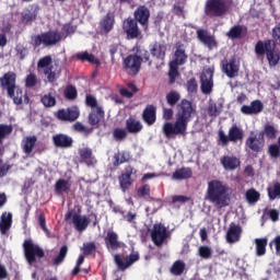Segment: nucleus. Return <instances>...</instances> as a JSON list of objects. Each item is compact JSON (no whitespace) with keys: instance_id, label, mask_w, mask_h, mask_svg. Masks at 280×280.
<instances>
[{"instance_id":"17","label":"nucleus","mask_w":280,"mask_h":280,"mask_svg":"<svg viewBox=\"0 0 280 280\" xmlns=\"http://www.w3.org/2000/svg\"><path fill=\"white\" fill-rule=\"evenodd\" d=\"M57 119L59 121H69L73 124L80 117V109L75 106L59 109L56 114Z\"/></svg>"},{"instance_id":"61","label":"nucleus","mask_w":280,"mask_h":280,"mask_svg":"<svg viewBox=\"0 0 280 280\" xmlns=\"http://www.w3.org/2000/svg\"><path fill=\"white\" fill-rule=\"evenodd\" d=\"M271 38L270 42L273 43V45H280V22L271 30Z\"/></svg>"},{"instance_id":"30","label":"nucleus","mask_w":280,"mask_h":280,"mask_svg":"<svg viewBox=\"0 0 280 280\" xmlns=\"http://www.w3.org/2000/svg\"><path fill=\"white\" fill-rule=\"evenodd\" d=\"M32 10H26L21 13V21L24 23V25H30V23H33V21H36V18L38 16V12L40 11V7L38 4H33Z\"/></svg>"},{"instance_id":"56","label":"nucleus","mask_w":280,"mask_h":280,"mask_svg":"<svg viewBox=\"0 0 280 280\" xmlns=\"http://www.w3.org/2000/svg\"><path fill=\"white\" fill-rule=\"evenodd\" d=\"M54 62V59L51 58V56H45L42 57L38 61H37V69H49V67H51V63Z\"/></svg>"},{"instance_id":"49","label":"nucleus","mask_w":280,"mask_h":280,"mask_svg":"<svg viewBox=\"0 0 280 280\" xmlns=\"http://www.w3.org/2000/svg\"><path fill=\"white\" fill-rule=\"evenodd\" d=\"M69 253V247L67 245H62L59 254L52 259L54 266H60L62 261L67 258V254Z\"/></svg>"},{"instance_id":"62","label":"nucleus","mask_w":280,"mask_h":280,"mask_svg":"<svg viewBox=\"0 0 280 280\" xmlns=\"http://www.w3.org/2000/svg\"><path fill=\"white\" fill-rule=\"evenodd\" d=\"M269 200H276L280 196V183L277 182L273 184V188H268Z\"/></svg>"},{"instance_id":"50","label":"nucleus","mask_w":280,"mask_h":280,"mask_svg":"<svg viewBox=\"0 0 280 280\" xmlns=\"http://www.w3.org/2000/svg\"><path fill=\"white\" fill-rule=\"evenodd\" d=\"M277 128L272 125H265L264 130L260 131L262 133V137H266L267 139L275 140L277 139Z\"/></svg>"},{"instance_id":"37","label":"nucleus","mask_w":280,"mask_h":280,"mask_svg":"<svg viewBox=\"0 0 280 280\" xmlns=\"http://www.w3.org/2000/svg\"><path fill=\"white\" fill-rule=\"evenodd\" d=\"M130 159H132V156L128 151H118L114 154L113 165L114 167H119V165H124V163L130 162Z\"/></svg>"},{"instance_id":"53","label":"nucleus","mask_w":280,"mask_h":280,"mask_svg":"<svg viewBox=\"0 0 280 280\" xmlns=\"http://www.w3.org/2000/svg\"><path fill=\"white\" fill-rule=\"evenodd\" d=\"M81 250H82L83 255H85V257H89L96 253L97 245H95V242L84 243Z\"/></svg>"},{"instance_id":"38","label":"nucleus","mask_w":280,"mask_h":280,"mask_svg":"<svg viewBox=\"0 0 280 280\" xmlns=\"http://www.w3.org/2000/svg\"><path fill=\"white\" fill-rule=\"evenodd\" d=\"M71 191V184L65 179V178H59L55 183V194H58L59 196L62 194H69Z\"/></svg>"},{"instance_id":"48","label":"nucleus","mask_w":280,"mask_h":280,"mask_svg":"<svg viewBox=\"0 0 280 280\" xmlns=\"http://www.w3.org/2000/svg\"><path fill=\"white\" fill-rule=\"evenodd\" d=\"M245 198L249 205H255L259 202L261 194H259L255 188H250L245 192Z\"/></svg>"},{"instance_id":"27","label":"nucleus","mask_w":280,"mask_h":280,"mask_svg":"<svg viewBox=\"0 0 280 280\" xmlns=\"http://www.w3.org/2000/svg\"><path fill=\"white\" fill-rule=\"evenodd\" d=\"M142 121L147 126H154L156 124V106L147 105L142 112Z\"/></svg>"},{"instance_id":"7","label":"nucleus","mask_w":280,"mask_h":280,"mask_svg":"<svg viewBox=\"0 0 280 280\" xmlns=\"http://www.w3.org/2000/svg\"><path fill=\"white\" fill-rule=\"evenodd\" d=\"M219 141L222 143V145L244 141V130L237 125H232L229 129L228 136L223 130L219 131Z\"/></svg>"},{"instance_id":"39","label":"nucleus","mask_w":280,"mask_h":280,"mask_svg":"<svg viewBox=\"0 0 280 280\" xmlns=\"http://www.w3.org/2000/svg\"><path fill=\"white\" fill-rule=\"evenodd\" d=\"M191 176H194V172L190 167H182L173 173L174 180H186L187 178H191Z\"/></svg>"},{"instance_id":"28","label":"nucleus","mask_w":280,"mask_h":280,"mask_svg":"<svg viewBox=\"0 0 280 280\" xmlns=\"http://www.w3.org/2000/svg\"><path fill=\"white\" fill-rule=\"evenodd\" d=\"M264 110V103L261 101L256 100L250 103V105H243L241 107V113L243 115H259Z\"/></svg>"},{"instance_id":"1","label":"nucleus","mask_w":280,"mask_h":280,"mask_svg":"<svg viewBox=\"0 0 280 280\" xmlns=\"http://www.w3.org/2000/svg\"><path fill=\"white\" fill-rule=\"evenodd\" d=\"M195 113L196 107H194L191 101H188L187 98L182 100L176 106L175 121H167L162 127L165 137L167 139L178 136L185 137V135H187L189 121H191Z\"/></svg>"},{"instance_id":"2","label":"nucleus","mask_w":280,"mask_h":280,"mask_svg":"<svg viewBox=\"0 0 280 280\" xmlns=\"http://www.w3.org/2000/svg\"><path fill=\"white\" fill-rule=\"evenodd\" d=\"M205 200H208L217 211L225 209L231 205V195H229V186L219 179L208 182Z\"/></svg>"},{"instance_id":"29","label":"nucleus","mask_w":280,"mask_h":280,"mask_svg":"<svg viewBox=\"0 0 280 280\" xmlns=\"http://www.w3.org/2000/svg\"><path fill=\"white\" fill-rule=\"evenodd\" d=\"M246 34H248V27L245 25H234L226 33V36L231 40H237L240 38H244Z\"/></svg>"},{"instance_id":"60","label":"nucleus","mask_w":280,"mask_h":280,"mask_svg":"<svg viewBox=\"0 0 280 280\" xmlns=\"http://www.w3.org/2000/svg\"><path fill=\"white\" fill-rule=\"evenodd\" d=\"M113 137L115 141H124V139L128 137V131L124 128H115L113 131Z\"/></svg>"},{"instance_id":"14","label":"nucleus","mask_w":280,"mask_h":280,"mask_svg":"<svg viewBox=\"0 0 280 280\" xmlns=\"http://www.w3.org/2000/svg\"><path fill=\"white\" fill-rule=\"evenodd\" d=\"M188 58L189 56L185 49V44H183V42H176L173 60L170 62V65L183 67V65H186Z\"/></svg>"},{"instance_id":"52","label":"nucleus","mask_w":280,"mask_h":280,"mask_svg":"<svg viewBox=\"0 0 280 280\" xmlns=\"http://www.w3.org/2000/svg\"><path fill=\"white\" fill-rule=\"evenodd\" d=\"M177 78H180V72H178V66L170 63L168 84H175Z\"/></svg>"},{"instance_id":"23","label":"nucleus","mask_w":280,"mask_h":280,"mask_svg":"<svg viewBox=\"0 0 280 280\" xmlns=\"http://www.w3.org/2000/svg\"><path fill=\"white\" fill-rule=\"evenodd\" d=\"M133 21L140 23L142 27H148V23L150 22V9L145 5H140L133 12Z\"/></svg>"},{"instance_id":"9","label":"nucleus","mask_w":280,"mask_h":280,"mask_svg":"<svg viewBox=\"0 0 280 280\" xmlns=\"http://www.w3.org/2000/svg\"><path fill=\"white\" fill-rule=\"evenodd\" d=\"M245 148L254 154H261L264 148H266V138H264V133L255 135V132H250L249 137L245 140Z\"/></svg>"},{"instance_id":"15","label":"nucleus","mask_w":280,"mask_h":280,"mask_svg":"<svg viewBox=\"0 0 280 280\" xmlns=\"http://www.w3.org/2000/svg\"><path fill=\"white\" fill-rule=\"evenodd\" d=\"M105 248H107L108 253H115V250H119V248H124V242L119 241V234L117 232L109 230L104 237Z\"/></svg>"},{"instance_id":"10","label":"nucleus","mask_w":280,"mask_h":280,"mask_svg":"<svg viewBox=\"0 0 280 280\" xmlns=\"http://www.w3.org/2000/svg\"><path fill=\"white\" fill-rule=\"evenodd\" d=\"M122 32H125L128 40L141 38V30L139 28V22H137L132 18H127L124 20Z\"/></svg>"},{"instance_id":"24","label":"nucleus","mask_w":280,"mask_h":280,"mask_svg":"<svg viewBox=\"0 0 280 280\" xmlns=\"http://www.w3.org/2000/svg\"><path fill=\"white\" fill-rule=\"evenodd\" d=\"M242 238V226L240 224L231 223L225 234L228 244H237Z\"/></svg>"},{"instance_id":"34","label":"nucleus","mask_w":280,"mask_h":280,"mask_svg":"<svg viewBox=\"0 0 280 280\" xmlns=\"http://www.w3.org/2000/svg\"><path fill=\"white\" fill-rule=\"evenodd\" d=\"M126 130L130 135H139V132L143 130V125L141 124L140 120L129 117L126 120Z\"/></svg>"},{"instance_id":"31","label":"nucleus","mask_w":280,"mask_h":280,"mask_svg":"<svg viewBox=\"0 0 280 280\" xmlns=\"http://www.w3.org/2000/svg\"><path fill=\"white\" fill-rule=\"evenodd\" d=\"M222 69L228 78H235L240 73V65L235 59H230L222 63Z\"/></svg>"},{"instance_id":"46","label":"nucleus","mask_w":280,"mask_h":280,"mask_svg":"<svg viewBox=\"0 0 280 280\" xmlns=\"http://www.w3.org/2000/svg\"><path fill=\"white\" fill-rule=\"evenodd\" d=\"M179 102L180 93H178V91L172 90L166 94V104H168V106H171L172 108H174V106H176V104H178Z\"/></svg>"},{"instance_id":"41","label":"nucleus","mask_w":280,"mask_h":280,"mask_svg":"<svg viewBox=\"0 0 280 280\" xmlns=\"http://www.w3.org/2000/svg\"><path fill=\"white\" fill-rule=\"evenodd\" d=\"M224 108V104L222 102H212L210 101L208 105V115L209 117H218L221 113L222 109Z\"/></svg>"},{"instance_id":"5","label":"nucleus","mask_w":280,"mask_h":280,"mask_svg":"<svg viewBox=\"0 0 280 280\" xmlns=\"http://www.w3.org/2000/svg\"><path fill=\"white\" fill-rule=\"evenodd\" d=\"M60 40H62V35L58 33V31H48L39 35L32 36L31 45L33 47H40V45H44L45 47H54V45H58Z\"/></svg>"},{"instance_id":"45","label":"nucleus","mask_w":280,"mask_h":280,"mask_svg":"<svg viewBox=\"0 0 280 280\" xmlns=\"http://www.w3.org/2000/svg\"><path fill=\"white\" fill-rule=\"evenodd\" d=\"M137 194L139 198H143L147 202H152L154 200V197L150 196L151 188L149 184H144L138 188Z\"/></svg>"},{"instance_id":"33","label":"nucleus","mask_w":280,"mask_h":280,"mask_svg":"<svg viewBox=\"0 0 280 280\" xmlns=\"http://www.w3.org/2000/svg\"><path fill=\"white\" fill-rule=\"evenodd\" d=\"M36 141H38L36 136H26L23 138L21 148L24 154H32V152H34V148H36Z\"/></svg>"},{"instance_id":"12","label":"nucleus","mask_w":280,"mask_h":280,"mask_svg":"<svg viewBox=\"0 0 280 280\" xmlns=\"http://www.w3.org/2000/svg\"><path fill=\"white\" fill-rule=\"evenodd\" d=\"M122 67L128 75H138L141 71V61H139V57L135 54L129 55L124 59Z\"/></svg>"},{"instance_id":"21","label":"nucleus","mask_w":280,"mask_h":280,"mask_svg":"<svg viewBox=\"0 0 280 280\" xmlns=\"http://www.w3.org/2000/svg\"><path fill=\"white\" fill-rule=\"evenodd\" d=\"M0 86L7 90V93L12 94V90L16 85V73L9 71L0 78Z\"/></svg>"},{"instance_id":"57","label":"nucleus","mask_w":280,"mask_h":280,"mask_svg":"<svg viewBox=\"0 0 280 280\" xmlns=\"http://www.w3.org/2000/svg\"><path fill=\"white\" fill-rule=\"evenodd\" d=\"M36 84H38V77L36 75V73L31 72L25 78V88L34 89V86H36Z\"/></svg>"},{"instance_id":"25","label":"nucleus","mask_w":280,"mask_h":280,"mask_svg":"<svg viewBox=\"0 0 280 280\" xmlns=\"http://www.w3.org/2000/svg\"><path fill=\"white\" fill-rule=\"evenodd\" d=\"M52 143L55 148H61L63 150H67L69 148H73V138L65 133H57L52 136Z\"/></svg>"},{"instance_id":"64","label":"nucleus","mask_w":280,"mask_h":280,"mask_svg":"<svg viewBox=\"0 0 280 280\" xmlns=\"http://www.w3.org/2000/svg\"><path fill=\"white\" fill-rule=\"evenodd\" d=\"M268 154H269L270 159H279V156H280L279 144H270L268 147Z\"/></svg>"},{"instance_id":"63","label":"nucleus","mask_w":280,"mask_h":280,"mask_svg":"<svg viewBox=\"0 0 280 280\" xmlns=\"http://www.w3.org/2000/svg\"><path fill=\"white\" fill-rule=\"evenodd\" d=\"M44 75H47V80L50 84H54V82L58 80V77H56V71H54V66H50L49 68L45 69Z\"/></svg>"},{"instance_id":"22","label":"nucleus","mask_w":280,"mask_h":280,"mask_svg":"<svg viewBox=\"0 0 280 280\" xmlns=\"http://www.w3.org/2000/svg\"><path fill=\"white\" fill-rule=\"evenodd\" d=\"M220 163L225 172H235L242 165V162L235 155H223L220 159Z\"/></svg>"},{"instance_id":"59","label":"nucleus","mask_w":280,"mask_h":280,"mask_svg":"<svg viewBox=\"0 0 280 280\" xmlns=\"http://www.w3.org/2000/svg\"><path fill=\"white\" fill-rule=\"evenodd\" d=\"M72 128L75 132L84 133L85 137H89V135L93 132V128H89L84 126L82 122H75Z\"/></svg>"},{"instance_id":"3","label":"nucleus","mask_w":280,"mask_h":280,"mask_svg":"<svg viewBox=\"0 0 280 280\" xmlns=\"http://www.w3.org/2000/svg\"><path fill=\"white\" fill-rule=\"evenodd\" d=\"M255 54L257 56H267V60L271 67L279 65L280 51L270 39L258 40L255 45Z\"/></svg>"},{"instance_id":"40","label":"nucleus","mask_w":280,"mask_h":280,"mask_svg":"<svg viewBox=\"0 0 280 280\" xmlns=\"http://www.w3.org/2000/svg\"><path fill=\"white\" fill-rule=\"evenodd\" d=\"M80 163L85 165H93V150L90 148H83L79 150Z\"/></svg>"},{"instance_id":"42","label":"nucleus","mask_w":280,"mask_h":280,"mask_svg":"<svg viewBox=\"0 0 280 280\" xmlns=\"http://www.w3.org/2000/svg\"><path fill=\"white\" fill-rule=\"evenodd\" d=\"M12 226V213L3 212L0 221V231L2 234L8 233Z\"/></svg>"},{"instance_id":"36","label":"nucleus","mask_w":280,"mask_h":280,"mask_svg":"<svg viewBox=\"0 0 280 280\" xmlns=\"http://www.w3.org/2000/svg\"><path fill=\"white\" fill-rule=\"evenodd\" d=\"M74 58L77 60H80V62H90L91 65H96V67H100V65H102L100 59L95 58V55L89 54V51L77 52L74 55Z\"/></svg>"},{"instance_id":"47","label":"nucleus","mask_w":280,"mask_h":280,"mask_svg":"<svg viewBox=\"0 0 280 280\" xmlns=\"http://www.w3.org/2000/svg\"><path fill=\"white\" fill-rule=\"evenodd\" d=\"M255 244L257 257H264L266 255V246H268V238H256Z\"/></svg>"},{"instance_id":"43","label":"nucleus","mask_w":280,"mask_h":280,"mask_svg":"<svg viewBox=\"0 0 280 280\" xmlns=\"http://www.w3.org/2000/svg\"><path fill=\"white\" fill-rule=\"evenodd\" d=\"M138 57V60L141 62H148L149 67H152V60H150V51L148 49L138 47L136 49V54H133Z\"/></svg>"},{"instance_id":"58","label":"nucleus","mask_w":280,"mask_h":280,"mask_svg":"<svg viewBox=\"0 0 280 280\" xmlns=\"http://www.w3.org/2000/svg\"><path fill=\"white\" fill-rule=\"evenodd\" d=\"M63 95H65L66 100H71V101L77 100L78 98V90L73 85H68L65 89Z\"/></svg>"},{"instance_id":"8","label":"nucleus","mask_w":280,"mask_h":280,"mask_svg":"<svg viewBox=\"0 0 280 280\" xmlns=\"http://www.w3.org/2000/svg\"><path fill=\"white\" fill-rule=\"evenodd\" d=\"M66 222L71 220L75 231L79 233H84L89 225L91 224V219L86 215H81L80 213L75 212V210H69L65 215Z\"/></svg>"},{"instance_id":"32","label":"nucleus","mask_w":280,"mask_h":280,"mask_svg":"<svg viewBox=\"0 0 280 280\" xmlns=\"http://www.w3.org/2000/svg\"><path fill=\"white\" fill-rule=\"evenodd\" d=\"M106 116V113L104 112V108L96 107L93 108L88 117L90 126H100V122L104 120V117Z\"/></svg>"},{"instance_id":"19","label":"nucleus","mask_w":280,"mask_h":280,"mask_svg":"<svg viewBox=\"0 0 280 280\" xmlns=\"http://www.w3.org/2000/svg\"><path fill=\"white\" fill-rule=\"evenodd\" d=\"M7 95L13 101L15 106H21V104H30V96H27V93H23V89L19 85H15L11 94L10 92H7Z\"/></svg>"},{"instance_id":"4","label":"nucleus","mask_w":280,"mask_h":280,"mask_svg":"<svg viewBox=\"0 0 280 280\" xmlns=\"http://www.w3.org/2000/svg\"><path fill=\"white\" fill-rule=\"evenodd\" d=\"M233 0H207L203 12L208 19H222L229 14Z\"/></svg>"},{"instance_id":"35","label":"nucleus","mask_w":280,"mask_h":280,"mask_svg":"<svg viewBox=\"0 0 280 280\" xmlns=\"http://www.w3.org/2000/svg\"><path fill=\"white\" fill-rule=\"evenodd\" d=\"M101 30L108 34L115 27V14L108 12L100 22Z\"/></svg>"},{"instance_id":"55","label":"nucleus","mask_w":280,"mask_h":280,"mask_svg":"<svg viewBox=\"0 0 280 280\" xmlns=\"http://www.w3.org/2000/svg\"><path fill=\"white\" fill-rule=\"evenodd\" d=\"M13 130L14 127H12V125L0 124V143L3 139L10 137Z\"/></svg>"},{"instance_id":"20","label":"nucleus","mask_w":280,"mask_h":280,"mask_svg":"<svg viewBox=\"0 0 280 280\" xmlns=\"http://www.w3.org/2000/svg\"><path fill=\"white\" fill-rule=\"evenodd\" d=\"M213 91V71L207 69L201 75V92L205 95H211Z\"/></svg>"},{"instance_id":"51","label":"nucleus","mask_w":280,"mask_h":280,"mask_svg":"<svg viewBox=\"0 0 280 280\" xmlns=\"http://www.w3.org/2000/svg\"><path fill=\"white\" fill-rule=\"evenodd\" d=\"M198 255L201 259H211L213 257V249L209 245H201L198 248Z\"/></svg>"},{"instance_id":"26","label":"nucleus","mask_w":280,"mask_h":280,"mask_svg":"<svg viewBox=\"0 0 280 280\" xmlns=\"http://www.w3.org/2000/svg\"><path fill=\"white\" fill-rule=\"evenodd\" d=\"M150 54L153 58H156V60H161L163 62L167 54V44L165 42H155L150 48Z\"/></svg>"},{"instance_id":"13","label":"nucleus","mask_w":280,"mask_h":280,"mask_svg":"<svg viewBox=\"0 0 280 280\" xmlns=\"http://www.w3.org/2000/svg\"><path fill=\"white\" fill-rule=\"evenodd\" d=\"M139 259H140L139 252H132L129 256L125 257V261H124V258H121V255L116 254L114 256V261L118 270H121V272H124L125 270H128V268H130L132 264H136V261H139Z\"/></svg>"},{"instance_id":"6","label":"nucleus","mask_w":280,"mask_h":280,"mask_svg":"<svg viewBox=\"0 0 280 280\" xmlns=\"http://www.w3.org/2000/svg\"><path fill=\"white\" fill-rule=\"evenodd\" d=\"M23 249L27 264H36L37 259H43V257H45V250L39 245L34 244L32 238L24 241Z\"/></svg>"},{"instance_id":"11","label":"nucleus","mask_w":280,"mask_h":280,"mask_svg":"<svg viewBox=\"0 0 280 280\" xmlns=\"http://www.w3.org/2000/svg\"><path fill=\"white\" fill-rule=\"evenodd\" d=\"M196 34L199 43H201L210 51L212 49H218V39H215V35L211 34V32L205 28H198Z\"/></svg>"},{"instance_id":"18","label":"nucleus","mask_w":280,"mask_h":280,"mask_svg":"<svg viewBox=\"0 0 280 280\" xmlns=\"http://www.w3.org/2000/svg\"><path fill=\"white\" fill-rule=\"evenodd\" d=\"M132 174H137V170H135L132 165H128L125 167V172L118 177L120 189H122V191L132 187V183H135V180H132Z\"/></svg>"},{"instance_id":"54","label":"nucleus","mask_w":280,"mask_h":280,"mask_svg":"<svg viewBox=\"0 0 280 280\" xmlns=\"http://www.w3.org/2000/svg\"><path fill=\"white\" fill-rule=\"evenodd\" d=\"M40 102L43 106H45V108H54V106H56L57 104L56 97L51 94H45L44 96H42Z\"/></svg>"},{"instance_id":"44","label":"nucleus","mask_w":280,"mask_h":280,"mask_svg":"<svg viewBox=\"0 0 280 280\" xmlns=\"http://www.w3.org/2000/svg\"><path fill=\"white\" fill-rule=\"evenodd\" d=\"M186 266L187 265H185V261L176 260L175 262H173V265H172V267L170 269V272L174 277H180L185 272Z\"/></svg>"},{"instance_id":"16","label":"nucleus","mask_w":280,"mask_h":280,"mask_svg":"<svg viewBox=\"0 0 280 280\" xmlns=\"http://www.w3.org/2000/svg\"><path fill=\"white\" fill-rule=\"evenodd\" d=\"M151 240L156 246H163L167 240V228L163 223H155L151 230Z\"/></svg>"}]
</instances>
